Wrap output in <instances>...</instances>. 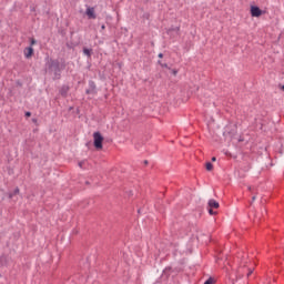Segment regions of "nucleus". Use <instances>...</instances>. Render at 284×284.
I'll return each mask as SVG.
<instances>
[{
    "label": "nucleus",
    "instance_id": "obj_1",
    "mask_svg": "<svg viewBox=\"0 0 284 284\" xmlns=\"http://www.w3.org/2000/svg\"><path fill=\"white\" fill-rule=\"evenodd\" d=\"M47 72L53 74L54 79H61V65L57 60H49L47 62Z\"/></svg>",
    "mask_w": 284,
    "mask_h": 284
},
{
    "label": "nucleus",
    "instance_id": "obj_2",
    "mask_svg": "<svg viewBox=\"0 0 284 284\" xmlns=\"http://www.w3.org/2000/svg\"><path fill=\"white\" fill-rule=\"evenodd\" d=\"M94 139V148L97 150H101L103 148V135H101L99 132L93 133Z\"/></svg>",
    "mask_w": 284,
    "mask_h": 284
},
{
    "label": "nucleus",
    "instance_id": "obj_3",
    "mask_svg": "<svg viewBox=\"0 0 284 284\" xmlns=\"http://www.w3.org/2000/svg\"><path fill=\"white\" fill-rule=\"evenodd\" d=\"M85 14L88 19H97V13L94 12V8L92 7L87 8Z\"/></svg>",
    "mask_w": 284,
    "mask_h": 284
},
{
    "label": "nucleus",
    "instance_id": "obj_4",
    "mask_svg": "<svg viewBox=\"0 0 284 284\" xmlns=\"http://www.w3.org/2000/svg\"><path fill=\"white\" fill-rule=\"evenodd\" d=\"M261 14H263V11L258 7H251L252 17H261Z\"/></svg>",
    "mask_w": 284,
    "mask_h": 284
},
{
    "label": "nucleus",
    "instance_id": "obj_5",
    "mask_svg": "<svg viewBox=\"0 0 284 284\" xmlns=\"http://www.w3.org/2000/svg\"><path fill=\"white\" fill-rule=\"evenodd\" d=\"M34 54V49L32 47H28L24 49V57L26 59H30Z\"/></svg>",
    "mask_w": 284,
    "mask_h": 284
},
{
    "label": "nucleus",
    "instance_id": "obj_6",
    "mask_svg": "<svg viewBox=\"0 0 284 284\" xmlns=\"http://www.w3.org/2000/svg\"><path fill=\"white\" fill-rule=\"evenodd\" d=\"M209 207H211L213 210H219V202H216L215 200H210Z\"/></svg>",
    "mask_w": 284,
    "mask_h": 284
},
{
    "label": "nucleus",
    "instance_id": "obj_7",
    "mask_svg": "<svg viewBox=\"0 0 284 284\" xmlns=\"http://www.w3.org/2000/svg\"><path fill=\"white\" fill-rule=\"evenodd\" d=\"M171 270H172L171 267H166V268L163 271L162 278H168V274H170Z\"/></svg>",
    "mask_w": 284,
    "mask_h": 284
},
{
    "label": "nucleus",
    "instance_id": "obj_8",
    "mask_svg": "<svg viewBox=\"0 0 284 284\" xmlns=\"http://www.w3.org/2000/svg\"><path fill=\"white\" fill-rule=\"evenodd\" d=\"M204 284H216V278H214V277H209V278L204 282Z\"/></svg>",
    "mask_w": 284,
    "mask_h": 284
},
{
    "label": "nucleus",
    "instance_id": "obj_9",
    "mask_svg": "<svg viewBox=\"0 0 284 284\" xmlns=\"http://www.w3.org/2000/svg\"><path fill=\"white\" fill-rule=\"evenodd\" d=\"M213 168H214V165H212V162H207V163H206V170H207V172H212Z\"/></svg>",
    "mask_w": 284,
    "mask_h": 284
},
{
    "label": "nucleus",
    "instance_id": "obj_10",
    "mask_svg": "<svg viewBox=\"0 0 284 284\" xmlns=\"http://www.w3.org/2000/svg\"><path fill=\"white\" fill-rule=\"evenodd\" d=\"M90 88H91V90H87V94H90V92H93L94 88H97L94 85V82H90Z\"/></svg>",
    "mask_w": 284,
    "mask_h": 284
},
{
    "label": "nucleus",
    "instance_id": "obj_11",
    "mask_svg": "<svg viewBox=\"0 0 284 284\" xmlns=\"http://www.w3.org/2000/svg\"><path fill=\"white\" fill-rule=\"evenodd\" d=\"M209 214H210L211 216H214V214H216V212L214 211V209L209 207Z\"/></svg>",
    "mask_w": 284,
    "mask_h": 284
},
{
    "label": "nucleus",
    "instance_id": "obj_12",
    "mask_svg": "<svg viewBox=\"0 0 284 284\" xmlns=\"http://www.w3.org/2000/svg\"><path fill=\"white\" fill-rule=\"evenodd\" d=\"M83 53H84L87 57H90L91 51H90V49H83Z\"/></svg>",
    "mask_w": 284,
    "mask_h": 284
},
{
    "label": "nucleus",
    "instance_id": "obj_13",
    "mask_svg": "<svg viewBox=\"0 0 284 284\" xmlns=\"http://www.w3.org/2000/svg\"><path fill=\"white\" fill-rule=\"evenodd\" d=\"M172 74H174V77H176V74H179L178 70H172Z\"/></svg>",
    "mask_w": 284,
    "mask_h": 284
},
{
    "label": "nucleus",
    "instance_id": "obj_14",
    "mask_svg": "<svg viewBox=\"0 0 284 284\" xmlns=\"http://www.w3.org/2000/svg\"><path fill=\"white\" fill-rule=\"evenodd\" d=\"M252 270H248L247 273H246V276H250L252 274Z\"/></svg>",
    "mask_w": 284,
    "mask_h": 284
},
{
    "label": "nucleus",
    "instance_id": "obj_15",
    "mask_svg": "<svg viewBox=\"0 0 284 284\" xmlns=\"http://www.w3.org/2000/svg\"><path fill=\"white\" fill-rule=\"evenodd\" d=\"M13 194H19V189H16V190L13 191Z\"/></svg>",
    "mask_w": 284,
    "mask_h": 284
},
{
    "label": "nucleus",
    "instance_id": "obj_16",
    "mask_svg": "<svg viewBox=\"0 0 284 284\" xmlns=\"http://www.w3.org/2000/svg\"><path fill=\"white\" fill-rule=\"evenodd\" d=\"M34 43H37V41H34V39L31 40V45H34Z\"/></svg>",
    "mask_w": 284,
    "mask_h": 284
},
{
    "label": "nucleus",
    "instance_id": "obj_17",
    "mask_svg": "<svg viewBox=\"0 0 284 284\" xmlns=\"http://www.w3.org/2000/svg\"><path fill=\"white\" fill-rule=\"evenodd\" d=\"M159 59H163V53H159Z\"/></svg>",
    "mask_w": 284,
    "mask_h": 284
},
{
    "label": "nucleus",
    "instance_id": "obj_18",
    "mask_svg": "<svg viewBox=\"0 0 284 284\" xmlns=\"http://www.w3.org/2000/svg\"><path fill=\"white\" fill-rule=\"evenodd\" d=\"M31 115H32V113H30V112L26 113V116H31Z\"/></svg>",
    "mask_w": 284,
    "mask_h": 284
},
{
    "label": "nucleus",
    "instance_id": "obj_19",
    "mask_svg": "<svg viewBox=\"0 0 284 284\" xmlns=\"http://www.w3.org/2000/svg\"><path fill=\"white\" fill-rule=\"evenodd\" d=\"M104 29H105V24H102V26H101V30H104Z\"/></svg>",
    "mask_w": 284,
    "mask_h": 284
},
{
    "label": "nucleus",
    "instance_id": "obj_20",
    "mask_svg": "<svg viewBox=\"0 0 284 284\" xmlns=\"http://www.w3.org/2000/svg\"><path fill=\"white\" fill-rule=\"evenodd\" d=\"M79 166H80V168H83V162H80V163H79Z\"/></svg>",
    "mask_w": 284,
    "mask_h": 284
},
{
    "label": "nucleus",
    "instance_id": "obj_21",
    "mask_svg": "<svg viewBox=\"0 0 284 284\" xmlns=\"http://www.w3.org/2000/svg\"><path fill=\"white\" fill-rule=\"evenodd\" d=\"M162 68H168V64H162Z\"/></svg>",
    "mask_w": 284,
    "mask_h": 284
},
{
    "label": "nucleus",
    "instance_id": "obj_22",
    "mask_svg": "<svg viewBox=\"0 0 284 284\" xmlns=\"http://www.w3.org/2000/svg\"><path fill=\"white\" fill-rule=\"evenodd\" d=\"M253 201H256V196H253Z\"/></svg>",
    "mask_w": 284,
    "mask_h": 284
},
{
    "label": "nucleus",
    "instance_id": "obj_23",
    "mask_svg": "<svg viewBox=\"0 0 284 284\" xmlns=\"http://www.w3.org/2000/svg\"><path fill=\"white\" fill-rule=\"evenodd\" d=\"M212 161H216V159H215V158H212Z\"/></svg>",
    "mask_w": 284,
    "mask_h": 284
},
{
    "label": "nucleus",
    "instance_id": "obj_24",
    "mask_svg": "<svg viewBox=\"0 0 284 284\" xmlns=\"http://www.w3.org/2000/svg\"><path fill=\"white\" fill-rule=\"evenodd\" d=\"M9 196H10V199H12V194H10Z\"/></svg>",
    "mask_w": 284,
    "mask_h": 284
}]
</instances>
